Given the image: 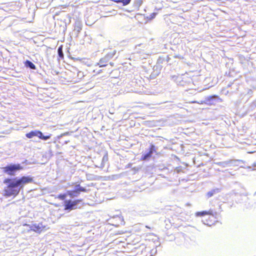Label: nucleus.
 <instances>
[{
	"instance_id": "nucleus-1",
	"label": "nucleus",
	"mask_w": 256,
	"mask_h": 256,
	"mask_svg": "<svg viewBox=\"0 0 256 256\" xmlns=\"http://www.w3.org/2000/svg\"><path fill=\"white\" fill-rule=\"evenodd\" d=\"M32 181V178L28 176H23L20 178H6L4 180V184H6L4 190V195L6 196H16L24 184Z\"/></svg>"
},
{
	"instance_id": "nucleus-2",
	"label": "nucleus",
	"mask_w": 256,
	"mask_h": 256,
	"mask_svg": "<svg viewBox=\"0 0 256 256\" xmlns=\"http://www.w3.org/2000/svg\"><path fill=\"white\" fill-rule=\"evenodd\" d=\"M4 172L10 175L14 176L16 173L22 169L20 164H10L2 168Z\"/></svg>"
},
{
	"instance_id": "nucleus-3",
	"label": "nucleus",
	"mask_w": 256,
	"mask_h": 256,
	"mask_svg": "<svg viewBox=\"0 0 256 256\" xmlns=\"http://www.w3.org/2000/svg\"><path fill=\"white\" fill-rule=\"evenodd\" d=\"M82 202V200H65L64 202V210L70 212L78 208V205ZM80 206H79L80 208Z\"/></svg>"
},
{
	"instance_id": "nucleus-4",
	"label": "nucleus",
	"mask_w": 256,
	"mask_h": 256,
	"mask_svg": "<svg viewBox=\"0 0 256 256\" xmlns=\"http://www.w3.org/2000/svg\"><path fill=\"white\" fill-rule=\"evenodd\" d=\"M86 188L80 186V184H76L73 190H68L66 191L68 196L72 198H76L79 196L80 192H86Z\"/></svg>"
},
{
	"instance_id": "nucleus-5",
	"label": "nucleus",
	"mask_w": 256,
	"mask_h": 256,
	"mask_svg": "<svg viewBox=\"0 0 256 256\" xmlns=\"http://www.w3.org/2000/svg\"><path fill=\"white\" fill-rule=\"evenodd\" d=\"M26 136L28 138H32L34 136H37L42 140H47L51 138L52 134H50L44 136L40 130H34L26 134Z\"/></svg>"
},
{
	"instance_id": "nucleus-6",
	"label": "nucleus",
	"mask_w": 256,
	"mask_h": 256,
	"mask_svg": "<svg viewBox=\"0 0 256 256\" xmlns=\"http://www.w3.org/2000/svg\"><path fill=\"white\" fill-rule=\"evenodd\" d=\"M116 54V50H114L108 52L106 55L100 59L98 64L100 67H104L106 66V63L111 60Z\"/></svg>"
},
{
	"instance_id": "nucleus-7",
	"label": "nucleus",
	"mask_w": 256,
	"mask_h": 256,
	"mask_svg": "<svg viewBox=\"0 0 256 256\" xmlns=\"http://www.w3.org/2000/svg\"><path fill=\"white\" fill-rule=\"evenodd\" d=\"M156 151L154 146L152 144L148 152L142 156L141 160H148L152 156L154 152Z\"/></svg>"
},
{
	"instance_id": "nucleus-8",
	"label": "nucleus",
	"mask_w": 256,
	"mask_h": 256,
	"mask_svg": "<svg viewBox=\"0 0 256 256\" xmlns=\"http://www.w3.org/2000/svg\"><path fill=\"white\" fill-rule=\"evenodd\" d=\"M44 228V226L42 223H38V224H32L30 226L31 230L38 233H40Z\"/></svg>"
},
{
	"instance_id": "nucleus-9",
	"label": "nucleus",
	"mask_w": 256,
	"mask_h": 256,
	"mask_svg": "<svg viewBox=\"0 0 256 256\" xmlns=\"http://www.w3.org/2000/svg\"><path fill=\"white\" fill-rule=\"evenodd\" d=\"M82 22L78 20L75 22L74 26V31L76 32V36H78L82 29Z\"/></svg>"
},
{
	"instance_id": "nucleus-10",
	"label": "nucleus",
	"mask_w": 256,
	"mask_h": 256,
	"mask_svg": "<svg viewBox=\"0 0 256 256\" xmlns=\"http://www.w3.org/2000/svg\"><path fill=\"white\" fill-rule=\"evenodd\" d=\"M196 216H204L206 214H209L212 216L213 217H215L216 218V216H217V213L216 212H214L212 210H210L209 211H202L200 212H197L196 213Z\"/></svg>"
},
{
	"instance_id": "nucleus-11",
	"label": "nucleus",
	"mask_w": 256,
	"mask_h": 256,
	"mask_svg": "<svg viewBox=\"0 0 256 256\" xmlns=\"http://www.w3.org/2000/svg\"><path fill=\"white\" fill-rule=\"evenodd\" d=\"M218 96H216V95H214L212 96H210L207 97L206 98V103L212 104L214 102L215 100L216 99H218Z\"/></svg>"
},
{
	"instance_id": "nucleus-12",
	"label": "nucleus",
	"mask_w": 256,
	"mask_h": 256,
	"mask_svg": "<svg viewBox=\"0 0 256 256\" xmlns=\"http://www.w3.org/2000/svg\"><path fill=\"white\" fill-rule=\"evenodd\" d=\"M240 162L244 163V161L239 160H229V166H238Z\"/></svg>"
},
{
	"instance_id": "nucleus-13",
	"label": "nucleus",
	"mask_w": 256,
	"mask_h": 256,
	"mask_svg": "<svg viewBox=\"0 0 256 256\" xmlns=\"http://www.w3.org/2000/svg\"><path fill=\"white\" fill-rule=\"evenodd\" d=\"M25 66L32 70H35L36 68V66L30 60H26L25 62Z\"/></svg>"
},
{
	"instance_id": "nucleus-14",
	"label": "nucleus",
	"mask_w": 256,
	"mask_h": 256,
	"mask_svg": "<svg viewBox=\"0 0 256 256\" xmlns=\"http://www.w3.org/2000/svg\"><path fill=\"white\" fill-rule=\"evenodd\" d=\"M108 154H106L102 158V163L100 164V168H102L104 166L106 162H108Z\"/></svg>"
},
{
	"instance_id": "nucleus-15",
	"label": "nucleus",
	"mask_w": 256,
	"mask_h": 256,
	"mask_svg": "<svg viewBox=\"0 0 256 256\" xmlns=\"http://www.w3.org/2000/svg\"><path fill=\"white\" fill-rule=\"evenodd\" d=\"M220 192V190L218 188H216L214 190H212L211 191L208 192L207 193V196L208 198L212 197L213 196L214 194L218 193Z\"/></svg>"
},
{
	"instance_id": "nucleus-16",
	"label": "nucleus",
	"mask_w": 256,
	"mask_h": 256,
	"mask_svg": "<svg viewBox=\"0 0 256 256\" xmlns=\"http://www.w3.org/2000/svg\"><path fill=\"white\" fill-rule=\"evenodd\" d=\"M218 165L222 168H225L226 166H229V160L217 163Z\"/></svg>"
},
{
	"instance_id": "nucleus-17",
	"label": "nucleus",
	"mask_w": 256,
	"mask_h": 256,
	"mask_svg": "<svg viewBox=\"0 0 256 256\" xmlns=\"http://www.w3.org/2000/svg\"><path fill=\"white\" fill-rule=\"evenodd\" d=\"M131 0H118L116 1L118 3H122L123 6H126L129 4Z\"/></svg>"
},
{
	"instance_id": "nucleus-18",
	"label": "nucleus",
	"mask_w": 256,
	"mask_h": 256,
	"mask_svg": "<svg viewBox=\"0 0 256 256\" xmlns=\"http://www.w3.org/2000/svg\"><path fill=\"white\" fill-rule=\"evenodd\" d=\"M67 194H60L58 195V198L60 200H64L66 197Z\"/></svg>"
},
{
	"instance_id": "nucleus-19",
	"label": "nucleus",
	"mask_w": 256,
	"mask_h": 256,
	"mask_svg": "<svg viewBox=\"0 0 256 256\" xmlns=\"http://www.w3.org/2000/svg\"><path fill=\"white\" fill-rule=\"evenodd\" d=\"M142 3V0H135V4L136 6L139 7Z\"/></svg>"
},
{
	"instance_id": "nucleus-20",
	"label": "nucleus",
	"mask_w": 256,
	"mask_h": 256,
	"mask_svg": "<svg viewBox=\"0 0 256 256\" xmlns=\"http://www.w3.org/2000/svg\"><path fill=\"white\" fill-rule=\"evenodd\" d=\"M77 76L78 77V78L81 79L84 76V74L82 72L79 71L77 73Z\"/></svg>"
},
{
	"instance_id": "nucleus-21",
	"label": "nucleus",
	"mask_w": 256,
	"mask_h": 256,
	"mask_svg": "<svg viewBox=\"0 0 256 256\" xmlns=\"http://www.w3.org/2000/svg\"><path fill=\"white\" fill-rule=\"evenodd\" d=\"M60 52V48H58V54L60 56H61V55L62 56H63V54H62V52Z\"/></svg>"
},
{
	"instance_id": "nucleus-22",
	"label": "nucleus",
	"mask_w": 256,
	"mask_h": 256,
	"mask_svg": "<svg viewBox=\"0 0 256 256\" xmlns=\"http://www.w3.org/2000/svg\"><path fill=\"white\" fill-rule=\"evenodd\" d=\"M251 106H252V107H254V108L256 107V101H254V102H252V104Z\"/></svg>"
},
{
	"instance_id": "nucleus-23",
	"label": "nucleus",
	"mask_w": 256,
	"mask_h": 256,
	"mask_svg": "<svg viewBox=\"0 0 256 256\" xmlns=\"http://www.w3.org/2000/svg\"><path fill=\"white\" fill-rule=\"evenodd\" d=\"M156 15V13H152L151 15H150V16H151V18H154L155 16Z\"/></svg>"
},
{
	"instance_id": "nucleus-24",
	"label": "nucleus",
	"mask_w": 256,
	"mask_h": 256,
	"mask_svg": "<svg viewBox=\"0 0 256 256\" xmlns=\"http://www.w3.org/2000/svg\"><path fill=\"white\" fill-rule=\"evenodd\" d=\"M153 251H154V250H152V254H153V253L155 254V253H156V250H155V252H153Z\"/></svg>"
},
{
	"instance_id": "nucleus-25",
	"label": "nucleus",
	"mask_w": 256,
	"mask_h": 256,
	"mask_svg": "<svg viewBox=\"0 0 256 256\" xmlns=\"http://www.w3.org/2000/svg\"><path fill=\"white\" fill-rule=\"evenodd\" d=\"M247 168L250 169L251 168V166H248L247 167Z\"/></svg>"
},
{
	"instance_id": "nucleus-26",
	"label": "nucleus",
	"mask_w": 256,
	"mask_h": 256,
	"mask_svg": "<svg viewBox=\"0 0 256 256\" xmlns=\"http://www.w3.org/2000/svg\"><path fill=\"white\" fill-rule=\"evenodd\" d=\"M204 224H205L209 225V224H208V223L204 222Z\"/></svg>"
},
{
	"instance_id": "nucleus-27",
	"label": "nucleus",
	"mask_w": 256,
	"mask_h": 256,
	"mask_svg": "<svg viewBox=\"0 0 256 256\" xmlns=\"http://www.w3.org/2000/svg\"><path fill=\"white\" fill-rule=\"evenodd\" d=\"M254 166H256V164H254Z\"/></svg>"
},
{
	"instance_id": "nucleus-28",
	"label": "nucleus",
	"mask_w": 256,
	"mask_h": 256,
	"mask_svg": "<svg viewBox=\"0 0 256 256\" xmlns=\"http://www.w3.org/2000/svg\"><path fill=\"white\" fill-rule=\"evenodd\" d=\"M110 64L112 66V62H110Z\"/></svg>"
},
{
	"instance_id": "nucleus-29",
	"label": "nucleus",
	"mask_w": 256,
	"mask_h": 256,
	"mask_svg": "<svg viewBox=\"0 0 256 256\" xmlns=\"http://www.w3.org/2000/svg\"><path fill=\"white\" fill-rule=\"evenodd\" d=\"M255 194H256V193H255Z\"/></svg>"
}]
</instances>
